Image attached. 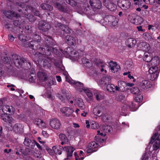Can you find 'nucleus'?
I'll list each match as a JSON object with an SVG mask.
<instances>
[{
	"label": "nucleus",
	"instance_id": "39",
	"mask_svg": "<svg viewBox=\"0 0 160 160\" xmlns=\"http://www.w3.org/2000/svg\"><path fill=\"white\" fill-rule=\"evenodd\" d=\"M71 53L72 55H74L73 57L74 58H78L79 56H81L83 55V52L80 50L76 51L75 50L71 51Z\"/></svg>",
	"mask_w": 160,
	"mask_h": 160
},
{
	"label": "nucleus",
	"instance_id": "1",
	"mask_svg": "<svg viewBox=\"0 0 160 160\" xmlns=\"http://www.w3.org/2000/svg\"><path fill=\"white\" fill-rule=\"evenodd\" d=\"M151 142L152 143L153 146L152 149H150L151 150H152V152L156 151L160 148V134L158 135V133H155L151 138Z\"/></svg>",
	"mask_w": 160,
	"mask_h": 160
},
{
	"label": "nucleus",
	"instance_id": "17",
	"mask_svg": "<svg viewBox=\"0 0 160 160\" xmlns=\"http://www.w3.org/2000/svg\"><path fill=\"white\" fill-rule=\"evenodd\" d=\"M64 151L67 152V159H69L72 156V153L75 150L74 148L71 146L62 147Z\"/></svg>",
	"mask_w": 160,
	"mask_h": 160
},
{
	"label": "nucleus",
	"instance_id": "63",
	"mask_svg": "<svg viewBox=\"0 0 160 160\" xmlns=\"http://www.w3.org/2000/svg\"><path fill=\"white\" fill-rule=\"evenodd\" d=\"M66 1L67 3H68V4H69L72 6H73L74 5H75V3L74 4H73V2H74L72 0H66Z\"/></svg>",
	"mask_w": 160,
	"mask_h": 160
},
{
	"label": "nucleus",
	"instance_id": "15",
	"mask_svg": "<svg viewBox=\"0 0 160 160\" xmlns=\"http://www.w3.org/2000/svg\"><path fill=\"white\" fill-rule=\"evenodd\" d=\"M38 78L41 81H45L48 79V76L45 71H39L37 73Z\"/></svg>",
	"mask_w": 160,
	"mask_h": 160
},
{
	"label": "nucleus",
	"instance_id": "33",
	"mask_svg": "<svg viewBox=\"0 0 160 160\" xmlns=\"http://www.w3.org/2000/svg\"><path fill=\"white\" fill-rule=\"evenodd\" d=\"M111 77L110 76L104 77H103L100 81V83L102 85H105L111 82Z\"/></svg>",
	"mask_w": 160,
	"mask_h": 160
},
{
	"label": "nucleus",
	"instance_id": "14",
	"mask_svg": "<svg viewBox=\"0 0 160 160\" xmlns=\"http://www.w3.org/2000/svg\"><path fill=\"white\" fill-rule=\"evenodd\" d=\"M89 3L93 9H100L101 8L102 3L99 0H90Z\"/></svg>",
	"mask_w": 160,
	"mask_h": 160
},
{
	"label": "nucleus",
	"instance_id": "51",
	"mask_svg": "<svg viewBox=\"0 0 160 160\" xmlns=\"http://www.w3.org/2000/svg\"><path fill=\"white\" fill-rule=\"evenodd\" d=\"M125 96L122 94H120L116 97V100L119 102H122L125 98Z\"/></svg>",
	"mask_w": 160,
	"mask_h": 160
},
{
	"label": "nucleus",
	"instance_id": "34",
	"mask_svg": "<svg viewBox=\"0 0 160 160\" xmlns=\"http://www.w3.org/2000/svg\"><path fill=\"white\" fill-rule=\"evenodd\" d=\"M151 62V65L156 66H158L160 62L159 58L158 56H155L152 58Z\"/></svg>",
	"mask_w": 160,
	"mask_h": 160
},
{
	"label": "nucleus",
	"instance_id": "24",
	"mask_svg": "<svg viewBox=\"0 0 160 160\" xmlns=\"http://www.w3.org/2000/svg\"><path fill=\"white\" fill-rule=\"evenodd\" d=\"M138 47H140L141 49L146 51H149L151 49V47L149 44L146 42H142L140 43Z\"/></svg>",
	"mask_w": 160,
	"mask_h": 160
},
{
	"label": "nucleus",
	"instance_id": "62",
	"mask_svg": "<svg viewBox=\"0 0 160 160\" xmlns=\"http://www.w3.org/2000/svg\"><path fill=\"white\" fill-rule=\"evenodd\" d=\"M88 148V149H87L86 152L87 153H91L93 152H96V150L95 149H92L91 148Z\"/></svg>",
	"mask_w": 160,
	"mask_h": 160
},
{
	"label": "nucleus",
	"instance_id": "3",
	"mask_svg": "<svg viewBox=\"0 0 160 160\" xmlns=\"http://www.w3.org/2000/svg\"><path fill=\"white\" fill-rule=\"evenodd\" d=\"M148 147L146 149L145 153L142 156V160H153L155 159L157 155V152L154 151L151 152L150 150Z\"/></svg>",
	"mask_w": 160,
	"mask_h": 160
},
{
	"label": "nucleus",
	"instance_id": "38",
	"mask_svg": "<svg viewBox=\"0 0 160 160\" xmlns=\"http://www.w3.org/2000/svg\"><path fill=\"white\" fill-rule=\"evenodd\" d=\"M82 63L89 68H91L93 65L92 62L86 58H83L82 60Z\"/></svg>",
	"mask_w": 160,
	"mask_h": 160
},
{
	"label": "nucleus",
	"instance_id": "35",
	"mask_svg": "<svg viewBox=\"0 0 160 160\" xmlns=\"http://www.w3.org/2000/svg\"><path fill=\"white\" fill-rule=\"evenodd\" d=\"M2 119L6 122H9V123H11L13 121V119L9 116L7 115V114L5 113L2 114L1 115Z\"/></svg>",
	"mask_w": 160,
	"mask_h": 160
},
{
	"label": "nucleus",
	"instance_id": "47",
	"mask_svg": "<svg viewBox=\"0 0 160 160\" xmlns=\"http://www.w3.org/2000/svg\"><path fill=\"white\" fill-rule=\"evenodd\" d=\"M84 92L86 94L89 99L91 101H92L93 99V94L88 89H85Z\"/></svg>",
	"mask_w": 160,
	"mask_h": 160
},
{
	"label": "nucleus",
	"instance_id": "16",
	"mask_svg": "<svg viewBox=\"0 0 160 160\" xmlns=\"http://www.w3.org/2000/svg\"><path fill=\"white\" fill-rule=\"evenodd\" d=\"M41 64L46 68H49L52 66V61L50 59L47 58L41 62Z\"/></svg>",
	"mask_w": 160,
	"mask_h": 160
},
{
	"label": "nucleus",
	"instance_id": "54",
	"mask_svg": "<svg viewBox=\"0 0 160 160\" xmlns=\"http://www.w3.org/2000/svg\"><path fill=\"white\" fill-rule=\"evenodd\" d=\"M142 95L139 93L135 97V100L137 102H140L142 101Z\"/></svg>",
	"mask_w": 160,
	"mask_h": 160
},
{
	"label": "nucleus",
	"instance_id": "43",
	"mask_svg": "<svg viewBox=\"0 0 160 160\" xmlns=\"http://www.w3.org/2000/svg\"><path fill=\"white\" fill-rule=\"evenodd\" d=\"M107 90L110 92H114L115 89V86L112 84H108L107 86Z\"/></svg>",
	"mask_w": 160,
	"mask_h": 160
},
{
	"label": "nucleus",
	"instance_id": "58",
	"mask_svg": "<svg viewBox=\"0 0 160 160\" xmlns=\"http://www.w3.org/2000/svg\"><path fill=\"white\" fill-rule=\"evenodd\" d=\"M19 39L22 42H25L28 40L27 37L22 34L19 35Z\"/></svg>",
	"mask_w": 160,
	"mask_h": 160
},
{
	"label": "nucleus",
	"instance_id": "29",
	"mask_svg": "<svg viewBox=\"0 0 160 160\" xmlns=\"http://www.w3.org/2000/svg\"><path fill=\"white\" fill-rule=\"evenodd\" d=\"M141 87L143 88H150L152 86L151 82L148 80H143L140 84Z\"/></svg>",
	"mask_w": 160,
	"mask_h": 160
},
{
	"label": "nucleus",
	"instance_id": "4",
	"mask_svg": "<svg viewBox=\"0 0 160 160\" xmlns=\"http://www.w3.org/2000/svg\"><path fill=\"white\" fill-rule=\"evenodd\" d=\"M12 60L17 67L19 68L24 62L25 60L23 58L17 54H14L12 56Z\"/></svg>",
	"mask_w": 160,
	"mask_h": 160
},
{
	"label": "nucleus",
	"instance_id": "53",
	"mask_svg": "<svg viewBox=\"0 0 160 160\" xmlns=\"http://www.w3.org/2000/svg\"><path fill=\"white\" fill-rule=\"evenodd\" d=\"M59 138L62 141H63L65 142H68L67 138L64 134H60L59 135Z\"/></svg>",
	"mask_w": 160,
	"mask_h": 160
},
{
	"label": "nucleus",
	"instance_id": "50",
	"mask_svg": "<svg viewBox=\"0 0 160 160\" xmlns=\"http://www.w3.org/2000/svg\"><path fill=\"white\" fill-rule=\"evenodd\" d=\"M101 108L99 107H96L94 108L93 112L95 115L98 116L101 112Z\"/></svg>",
	"mask_w": 160,
	"mask_h": 160
},
{
	"label": "nucleus",
	"instance_id": "57",
	"mask_svg": "<svg viewBox=\"0 0 160 160\" xmlns=\"http://www.w3.org/2000/svg\"><path fill=\"white\" fill-rule=\"evenodd\" d=\"M3 61L5 63H10V62L12 60L6 56L2 59Z\"/></svg>",
	"mask_w": 160,
	"mask_h": 160
},
{
	"label": "nucleus",
	"instance_id": "21",
	"mask_svg": "<svg viewBox=\"0 0 160 160\" xmlns=\"http://www.w3.org/2000/svg\"><path fill=\"white\" fill-rule=\"evenodd\" d=\"M3 12L7 17L9 18H12L14 17L18 18L20 17L19 14L15 12H12L10 11H4Z\"/></svg>",
	"mask_w": 160,
	"mask_h": 160
},
{
	"label": "nucleus",
	"instance_id": "55",
	"mask_svg": "<svg viewBox=\"0 0 160 160\" xmlns=\"http://www.w3.org/2000/svg\"><path fill=\"white\" fill-rule=\"evenodd\" d=\"M91 127L92 129H97L99 127L98 123L94 121L92 122Z\"/></svg>",
	"mask_w": 160,
	"mask_h": 160
},
{
	"label": "nucleus",
	"instance_id": "42",
	"mask_svg": "<svg viewBox=\"0 0 160 160\" xmlns=\"http://www.w3.org/2000/svg\"><path fill=\"white\" fill-rule=\"evenodd\" d=\"M97 135L98 136L95 137V139L97 142H101V141H102V142L104 141L103 139H101L100 138H99L98 135H100L102 136H104L105 135V134H103L102 132H100V131L98 130L97 131Z\"/></svg>",
	"mask_w": 160,
	"mask_h": 160
},
{
	"label": "nucleus",
	"instance_id": "40",
	"mask_svg": "<svg viewBox=\"0 0 160 160\" xmlns=\"http://www.w3.org/2000/svg\"><path fill=\"white\" fill-rule=\"evenodd\" d=\"M142 36L145 39L150 41L154 39V37L152 35L148 32H145L142 34Z\"/></svg>",
	"mask_w": 160,
	"mask_h": 160
},
{
	"label": "nucleus",
	"instance_id": "10",
	"mask_svg": "<svg viewBox=\"0 0 160 160\" xmlns=\"http://www.w3.org/2000/svg\"><path fill=\"white\" fill-rule=\"evenodd\" d=\"M103 4L111 11H114L117 9V7L112 1L109 0H105L103 2Z\"/></svg>",
	"mask_w": 160,
	"mask_h": 160
},
{
	"label": "nucleus",
	"instance_id": "61",
	"mask_svg": "<svg viewBox=\"0 0 160 160\" xmlns=\"http://www.w3.org/2000/svg\"><path fill=\"white\" fill-rule=\"evenodd\" d=\"M46 150L51 155H53L54 153L53 152V151H52L50 148L48 147L47 148Z\"/></svg>",
	"mask_w": 160,
	"mask_h": 160
},
{
	"label": "nucleus",
	"instance_id": "28",
	"mask_svg": "<svg viewBox=\"0 0 160 160\" xmlns=\"http://www.w3.org/2000/svg\"><path fill=\"white\" fill-rule=\"evenodd\" d=\"M75 103L78 106V107L84 110L85 108L84 102L82 100L79 98H76V99H75Z\"/></svg>",
	"mask_w": 160,
	"mask_h": 160
},
{
	"label": "nucleus",
	"instance_id": "6",
	"mask_svg": "<svg viewBox=\"0 0 160 160\" xmlns=\"http://www.w3.org/2000/svg\"><path fill=\"white\" fill-rule=\"evenodd\" d=\"M118 4L123 10H126L129 9L131 6V3L129 0H119Z\"/></svg>",
	"mask_w": 160,
	"mask_h": 160
},
{
	"label": "nucleus",
	"instance_id": "46",
	"mask_svg": "<svg viewBox=\"0 0 160 160\" xmlns=\"http://www.w3.org/2000/svg\"><path fill=\"white\" fill-rule=\"evenodd\" d=\"M98 147V144L95 142L93 141L88 144V148L95 149Z\"/></svg>",
	"mask_w": 160,
	"mask_h": 160
},
{
	"label": "nucleus",
	"instance_id": "30",
	"mask_svg": "<svg viewBox=\"0 0 160 160\" xmlns=\"http://www.w3.org/2000/svg\"><path fill=\"white\" fill-rule=\"evenodd\" d=\"M136 41L133 38H128L126 41V44L128 47L132 48L136 43Z\"/></svg>",
	"mask_w": 160,
	"mask_h": 160
},
{
	"label": "nucleus",
	"instance_id": "13",
	"mask_svg": "<svg viewBox=\"0 0 160 160\" xmlns=\"http://www.w3.org/2000/svg\"><path fill=\"white\" fill-rule=\"evenodd\" d=\"M2 112L5 114H12L15 111V109L12 106L3 105L2 108Z\"/></svg>",
	"mask_w": 160,
	"mask_h": 160
},
{
	"label": "nucleus",
	"instance_id": "27",
	"mask_svg": "<svg viewBox=\"0 0 160 160\" xmlns=\"http://www.w3.org/2000/svg\"><path fill=\"white\" fill-rule=\"evenodd\" d=\"M57 25L62 30L64 33L69 34L71 32V29L68 26L64 25H61V23H58Z\"/></svg>",
	"mask_w": 160,
	"mask_h": 160
},
{
	"label": "nucleus",
	"instance_id": "48",
	"mask_svg": "<svg viewBox=\"0 0 160 160\" xmlns=\"http://www.w3.org/2000/svg\"><path fill=\"white\" fill-rule=\"evenodd\" d=\"M102 130H103V132L104 133H107L108 132H110L112 131V128L110 126H107L103 127Z\"/></svg>",
	"mask_w": 160,
	"mask_h": 160
},
{
	"label": "nucleus",
	"instance_id": "9",
	"mask_svg": "<svg viewBox=\"0 0 160 160\" xmlns=\"http://www.w3.org/2000/svg\"><path fill=\"white\" fill-rule=\"evenodd\" d=\"M49 124L52 128L56 130H58L60 129L61 124L59 120L54 118L51 119L50 121Z\"/></svg>",
	"mask_w": 160,
	"mask_h": 160
},
{
	"label": "nucleus",
	"instance_id": "26",
	"mask_svg": "<svg viewBox=\"0 0 160 160\" xmlns=\"http://www.w3.org/2000/svg\"><path fill=\"white\" fill-rule=\"evenodd\" d=\"M109 67L110 69L112 72L114 73L115 72L118 71V69L120 68V66L119 65L117 64L116 62H114L112 61L110 62Z\"/></svg>",
	"mask_w": 160,
	"mask_h": 160
},
{
	"label": "nucleus",
	"instance_id": "25",
	"mask_svg": "<svg viewBox=\"0 0 160 160\" xmlns=\"http://www.w3.org/2000/svg\"><path fill=\"white\" fill-rule=\"evenodd\" d=\"M58 98L62 102H64L65 100L68 99L67 93L66 91L62 90L61 93L58 94L57 95Z\"/></svg>",
	"mask_w": 160,
	"mask_h": 160
},
{
	"label": "nucleus",
	"instance_id": "37",
	"mask_svg": "<svg viewBox=\"0 0 160 160\" xmlns=\"http://www.w3.org/2000/svg\"><path fill=\"white\" fill-rule=\"evenodd\" d=\"M108 22L112 24L113 26H115L118 23V20L115 17L112 16H109L108 17Z\"/></svg>",
	"mask_w": 160,
	"mask_h": 160
},
{
	"label": "nucleus",
	"instance_id": "36",
	"mask_svg": "<svg viewBox=\"0 0 160 160\" xmlns=\"http://www.w3.org/2000/svg\"><path fill=\"white\" fill-rule=\"evenodd\" d=\"M27 10L25 9V11H27V12L28 13H30L31 12H32L36 16H39V12L38 11L36 10L30 6H28L27 7Z\"/></svg>",
	"mask_w": 160,
	"mask_h": 160
},
{
	"label": "nucleus",
	"instance_id": "23",
	"mask_svg": "<svg viewBox=\"0 0 160 160\" xmlns=\"http://www.w3.org/2000/svg\"><path fill=\"white\" fill-rule=\"evenodd\" d=\"M65 40L66 42L70 46H74L75 43L74 38L69 35H67L65 37Z\"/></svg>",
	"mask_w": 160,
	"mask_h": 160
},
{
	"label": "nucleus",
	"instance_id": "56",
	"mask_svg": "<svg viewBox=\"0 0 160 160\" xmlns=\"http://www.w3.org/2000/svg\"><path fill=\"white\" fill-rule=\"evenodd\" d=\"M52 149L53 152L56 154L60 155L62 153L61 150L58 149L55 146H53L52 147Z\"/></svg>",
	"mask_w": 160,
	"mask_h": 160
},
{
	"label": "nucleus",
	"instance_id": "41",
	"mask_svg": "<svg viewBox=\"0 0 160 160\" xmlns=\"http://www.w3.org/2000/svg\"><path fill=\"white\" fill-rule=\"evenodd\" d=\"M41 7L44 10L51 11L53 9V7L52 6L45 3L42 4L41 5Z\"/></svg>",
	"mask_w": 160,
	"mask_h": 160
},
{
	"label": "nucleus",
	"instance_id": "22",
	"mask_svg": "<svg viewBox=\"0 0 160 160\" xmlns=\"http://www.w3.org/2000/svg\"><path fill=\"white\" fill-rule=\"evenodd\" d=\"M136 107L134 105V104L132 102H126L124 104L123 107L122 108V112H124L125 111L128 109H133Z\"/></svg>",
	"mask_w": 160,
	"mask_h": 160
},
{
	"label": "nucleus",
	"instance_id": "59",
	"mask_svg": "<svg viewBox=\"0 0 160 160\" xmlns=\"http://www.w3.org/2000/svg\"><path fill=\"white\" fill-rule=\"evenodd\" d=\"M143 1L146 4H152L154 2V0H143Z\"/></svg>",
	"mask_w": 160,
	"mask_h": 160
},
{
	"label": "nucleus",
	"instance_id": "49",
	"mask_svg": "<svg viewBox=\"0 0 160 160\" xmlns=\"http://www.w3.org/2000/svg\"><path fill=\"white\" fill-rule=\"evenodd\" d=\"M29 80L31 82L35 81L36 79V75L34 73H32L28 76Z\"/></svg>",
	"mask_w": 160,
	"mask_h": 160
},
{
	"label": "nucleus",
	"instance_id": "60",
	"mask_svg": "<svg viewBox=\"0 0 160 160\" xmlns=\"http://www.w3.org/2000/svg\"><path fill=\"white\" fill-rule=\"evenodd\" d=\"M102 119L104 121H106L108 120V118L107 115H102L101 116Z\"/></svg>",
	"mask_w": 160,
	"mask_h": 160
},
{
	"label": "nucleus",
	"instance_id": "12",
	"mask_svg": "<svg viewBox=\"0 0 160 160\" xmlns=\"http://www.w3.org/2000/svg\"><path fill=\"white\" fill-rule=\"evenodd\" d=\"M38 27L39 29L44 32L48 31L51 28V26L49 24L44 21H41L39 22Z\"/></svg>",
	"mask_w": 160,
	"mask_h": 160
},
{
	"label": "nucleus",
	"instance_id": "18",
	"mask_svg": "<svg viewBox=\"0 0 160 160\" xmlns=\"http://www.w3.org/2000/svg\"><path fill=\"white\" fill-rule=\"evenodd\" d=\"M23 143L25 146L33 149L35 146L36 141L33 140L31 141L28 138H25Z\"/></svg>",
	"mask_w": 160,
	"mask_h": 160
},
{
	"label": "nucleus",
	"instance_id": "5",
	"mask_svg": "<svg viewBox=\"0 0 160 160\" xmlns=\"http://www.w3.org/2000/svg\"><path fill=\"white\" fill-rule=\"evenodd\" d=\"M149 72L151 75V80H155L158 78L159 74V71L157 66L151 65L149 70Z\"/></svg>",
	"mask_w": 160,
	"mask_h": 160
},
{
	"label": "nucleus",
	"instance_id": "20",
	"mask_svg": "<svg viewBox=\"0 0 160 160\" xmlns=\"http://www.w3.org/2000/svg\"><path fill=\"white\" fill-rule=\"evenodd\" d=\"M118 86H116V90L119 92H122L125 90V87L126 86V82L120 81L118 82Z\"/></svg>",
	"mask_w": 160,
	"mask_h": 160
},
{
	"label": "nucleus",
	"instance_id": "45",
	"mask_svg": "<svg viewBox=\"0 0 160 160\" xmlns=\"http://www.w3.org/2000/svg\"><path fill=\"white\" fill-rule=\"evenodd\" d=\"M94 95L96 99L98 101L101 100L103 98L102 93L100 92H96L94 94Z\"/></svg>",
	"mask_w": 160,
	"mask_h": 160
},
{
	"label": "nucleus",
	"instance_id": "44",
	"mask_svg": "<svg viewBox=\"0 0 160 160\" xmlns=\"http://www.w3.org/2000/svg\"><path fill=\"white\" fill-rule=\"evenodd\" d=\"M54 6L60 11L62 12H65L66 11V9L62 5L59 4L58 3H54Z\"/></svg>",
	"mask_w": 160,
	"mask_h": 160
},
{
	"label": "nucleus",
	"instance_id": "2",
	"mask_svg": "<svg viewBox=\"0 0 160 160\" xmlns=\"http://www.w3.org/2000/svg\"><path fill=\"white\" fill-rule=\"evenodd\" d=\"M128 20L132 23L136 25L141 24L143 21V18L135 14H131L128 16Z\"/></svg>",
	"mask_w": 160,
	"mask_h": 160
},
{
	"label": "nucleus",
	"instance_id": "7",
	"mask_svg": "<svg viewBox=\"0 0 160 160\" xmlns=\"http://www.w3.org/2000/svg\"><path fill=\"white\" fill-rule=\"evenodd\" d=\"M34 37L32 36V38L33 39V41H31V42H28V46L30 47H34V46H35L36 49H38L39 47L38 45H39L38 43L41 40V37L39 35H33ZM40 48V47H39Z\"/></svg>",
	"mask_w": 160,
	"mask_h": 160
},
{
	"label": "nucleus",
	"instance_id": "19",
	"mask_svg": "<svg viewBox=\"0 0 160 160\" xmlns=\"http://www.w3.org/2000/svg\"><path fill=\"white\" fill-rule=\"evenodd\" d=\"M23 126L21 124L17 123L13 127V131L16 133H22L23 132Z\"/></svg>",
	"mask_w": 160,
	"mask_h": 160
},
{
	"label": "nucleus",
	"instance_id": "32",
	"mask_svg": "<svg viewBox=\"0 0 160 160\" xmlns=\"http://www.w3.org/2000/svg\"><path fill=\"white\" fill-rule=\"evenodd\" d=\"M35 124L39 128H46V125L42 120L39 119H36L35 121Z\"/></svg>",
	"mask_w": 160,
	"mask_h": 160
},
{
	"label": "nucleus",
	"instance_id": "31",
	"mask_svg": "<svg viewBox=\"0 0 160 160\" xmlns=\"http://www.w3.org/2000/svg\"><path fill=\"white\" fill-rule=\"evenodd\" d=\"M152 53L147 52L144 53L143 58V60L147 62H150L152 58Z\"/></svg>",
	"mask_w": 160,
	"mask_h": 160
},
{
	"label": "nucleus",
	"instance_id": "64",
	"mask_svg": "<svg viewBox=\"0 0 160 160\" xmlns=\"http://www.w3.org/2000/svg\"><path fill=\"white\" fill-rule=\"evenodd\" d=\"M8 38L9 40L11 42L13 41L14 39V37L11 34H9L8 35Z\"/></svg>",
	"mask_w": 160,
	"mask_h": 160
},
{
	"label": "nucleus",
	"instance_id": "11",
	"mask_svg": "<svg viewBox=\"0 0 160 160\" xmlns=\"http://www.w3.org/2000/svg\"><path fill=\"white\" fill-rule=\"evenodd\" d=\"M61 111L64 116L69 117L72 115L74 110L71 107H64L61 109Z\"/></svg>",
	"mask_w": 160,
	"mask_h": 160
},
{
	"label": "nucleus",
	"instance_id": "52",
	"mask_svg": "<svg viewBox=\"0 0 160 160\" xmlns=\"http://www.w3.org/2000/svg\"><path fill=\"white\" fill-rule=\"evenodd\" d=\"M131 92L133 94H138L139 93V90L137 87L132 88H131Z\"/></svg>",
	"mask_w": 160,
	"mask_h": 160
},
{
	"label": "nucleus",
	"instance_id": "8",
	"mask_svg": "<svg viewBox=\"0 0 160 160\" xmlns=\"http://www.w3.org/2000/svg\"><path fill=\"white\" fill-rule=\"evenodd\" d=\"M66 81L71 84H73L74 87L78 91L80 92L84 91L85 89L84 88L83 84L80 82H76L74 81L71 80L69 79L66 78Z\"/></svg>",
	"mask_w": 160,
	"mask_h": 160
}]
</instances>
